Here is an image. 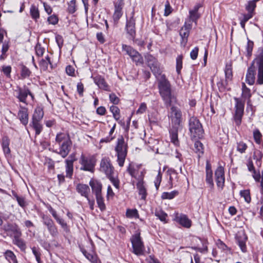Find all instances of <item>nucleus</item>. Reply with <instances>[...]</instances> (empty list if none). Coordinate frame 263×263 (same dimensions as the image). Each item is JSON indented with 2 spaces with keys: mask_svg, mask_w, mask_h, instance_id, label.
<instances>
[{
  "mask_svg": "<svg viewBox=\"0 0 263 263\" xmlns=\"http://www.w3.org/2000/svg\"><path fill=\"white\" fill-rule=\"evenodd\" d=\"M71 141L59 144V152H58V154L64 158L66 157L71 150Z\"/></svg>",
  "mask_w": 263,
  "mask_h": 263,
  "instance_id": "20",
  "label": "nucleus"
},
{
  "mask_svg": "<svg viewBox=\"0 0 263 263\" xmlns=\"http://www.w3.org/2000/svg\"><path fill=\"white\" fill-rule=\"evenodd\" d=\"M126 215L128 218L136 217L138 216V211L136 209H127Z\"/></svg>",
  "mask_w": 263,
  "mask_h": 263,
  "instance_id": "55",
  "label": "nucleus"
},
{
  "mask_svg": "<svg viewBox=\"0 0 263 263\" xmlns=\"http://www.w3.org/2000/svg\"><path fill=\"white\" fill-rule=\"evenodd\" d=\"M259 0H252L248 2L246 6V10L248 12L253 13L255 8L256 7V3Z\"/></svg>",
  "mask_w": 263,
  "mask_h": 263,
  "instance_id": "45",
  "label": "nucleus"
},
{
  "mask_svg": "<svg viewBox=\"0 0 263 263\" xmlns=\"http://www.w3.org/2000/svg\"><path fill=\"white\" fill-rule=\"evenodd\" d=\"M71 141L68 134L65 133H58L55 138V141L59 144Z\"/></svg>",
  "mask_w": 263,
  "mask_h": 263,
  "instance_id": "28",
  "label": "nucleus"
},
{
  "mask_svg": "<svg viewBox=\"0 0 263 263\" xmlns=\"http://www.w3.org/2000/svg\"><path fill=\"white\" fill-rule=\"evenodd\" d=\"M89 185L96 196L101 195L102 185L100 182L97 180H91L89 182Z\"/></svg>",
  "mask_w": 263,
  "mask_h": 263,
  "instance_id": "26",
  "label": "nucleus"
},
{
  "mask_svg": "<svg viewBox=\"0 0 263 263\" xmlns=\"http://www.w3.org/2000/svg\"><path fill=\"white\" fill-rule=\"evenodd\" d=\"M2 229L5 232H12L14 236L21 234L22 233L18 226L16 223L12 224L8 222L2 226Z\"/></svg>",
  "mask_w": 263,
  "mask_h": 263,
  "instance_id": "18",
  "label": "nucleus"
},
{
  "mask_svg": "<svg viewBox=\"0 0 263 263\" xmlns=\"http://www.w3.org/2000/svg\"><path fill=\"white\" fill-rule=\"evenodd\" d=\"M22 233L17 236H14L13 240V243L16 245L22 251L25 252L26 249V243L24 240L21 238Z\"/></svg>",
  "mask_w": 263,
  "mask_h": 263,
  "instance_id": "27",
  "label": "nucleus"
},
{
  "mask_svg": "<svg viewBox=\"0 0 263 263\" xmlns=\"http://www.w3.org/2000/svg\"><path fill=\"white\" fill-rule=\"evenodd\" d=\"M144 174L143 172H141L140 175L137 178L138 182L137 183V188L138 190L139 195L141 196V199L145 200L147 196V192L145 186L144 185Z\"/></svg>",
  "mask_w": 263,
  "mask_h": 263,
  "instance_id": "13",
  "label": "nucleus"
},
{
  "mask_svg": "<svg viewBox=\"0 0 263 263\" xmlns=\"http://www.w3.org/2000/svg\"><path fill=\"white\" fill-rule=\"evenodd\" d=\"M80 163L82 165L80 168L81 170L92 172L94 170L96 161L92 157H86L82 154L81 156Z\"/></svg>",
  "mask_w": 263,
  "mask_h": 263,
  "instance_id": "9",
  "label": "nucleus"
},
{
  "mask_svg": "<svg viewBox=\"0 0 263 263\" xmlns=\"http://www.w3.org/2000/svg\"><path fill=\"white\" fill-rule=\"evenodd\" d=\"M12 194L15 198L20 206L23 208H25L27 206V204L25 200V198L24 197L19 196L16 193L13 191H12Z\"/></svg>",
  "mask_w": 263,
  "mask_h": 263,
  "instance_id": "34",
  "label": "nucleus"
},
{
  "mask_svg": "<svg viewBox=\"0 0 263 263\" xmlns=\"http://www.w3.org/2000/svg\"><path fill=\"white\" fill-rule=\"evenodd\" d=\"M179 193L177 191H173L171 192H164L161 195L163 199H172L178 195Z\"/></svg>",
  "mask_w": 263,
  "mask_h": 263,
  "instance_id": "41",
  "label": "nucleus"
},
{
  "mask_svg": "<svg viewBox=\"0 0 263 263\" xmlns=\"http://www.w3.org/2000/svg\"><path fill=\"white\" fill-rule=\"evenodd\" d=\"M258 68L256 84H263V53H260L253 61L251 66L248 68L246 74V82L249 85H253L255 82L256 70L254 64Z\"/></svg>",
  "mask_w": 263,
  "mask_h": 263,
  "instance_id": "3",
  "label": "nucleus"
},
{
  "mask_svg": "<svg viewBox=\"0 0 263 263\" xmlns=\"http://www.w3.org/2000/svg\"><path fill=\"white\" fill-rule=\"evenodd\" d=\"M189 14L190 20L196 23L198 19L200 17V15L198 12H195L191 10L189 11Z\"/></svg>",
  "mask_w": 263,
  "mask_h": 263,
  "instance_id": "54",
  "label": "nucleus"
},
{
  "mask_svg": "<svg viewBox=\"0 0 263 263\" xmlns=\"http://www.w3.org/2000/svg\"><path fill=\"white\" fill-rule=\"evenodd\" d=\"M206 182L209 184V187L212 189L214 187V182L213 179V172H206Z\"/></svg>",
  "mask_w": 263,
  "mask_h": 263,
  "instance_id": "49",
  "label": "nucleus"
},
{
  "mask_svg": "<svg viewBox=\"0 0 263 263\" xmlns=\"http://www.w3.org/2000/svg\"><path fill=\"white\" fill-rule=\"evenodd\" d=\"M193 150L198 154V156L200 157V155L203 154V146L202 143L198 140L196 141L194 143Z\"/></svg>",
  "mask_w": 263,
  "mask_h": 263,
  "instance_id": "36",
  "label": "nucleus"
},
{
  "mask_svg": "<svg viewBox=\"0 0 263 263\" xmlns=\"http://www.w3.org/2000/svg\"><path fill=\"white\" fill-rule=\"evenodd\" d=\"M248 148V145L243 141H240L237 143V151L241 154L245 153Z\"/></svg>",
  "mask_w": 263,
  "mask_h": 263,
  "instance_id": "47",
  "label": "nucleus"
},
{
  "mask_svg": "<svg viewBox=\"0 0 263 263\" xmlns=\"http://www.w3.org/2000/svg\"><path fill=\"white\" fill-rule=\"evenodd\" d=\"M122 49L126 51V54H128L132 59L134 58L135 55L139 53V52L135 50L133 47L125 44L122 45Z\"/></svg>",
  "mask_w": 263,
  "mask_h": 263,
  "instance_id": "32",
  "label": "nucleus"
},
{
  "mask_svg": "<svg viewBox=\"0 0 263 263\" xmlns=\"http://www.w3.org/2000/svg\"><path fill=\"white\" fill-rule=\"evenodd\" d=\"M253 138L255 142L259 144L262 141V134L258 129H256L253 131Z\"/></svg>",
  "mask_w": 263,
  "mask_h": 263,
  "instance_id": "44",
  "label": "nucleus"
},
{
  "mask_svg": "<svg viewBox=\"0 0 263 263\" xmlns=\"http://www.w3.org/2000/svg\"><path fill=\"white\" fill-rule=\"evenodd\" d=\"M252 176L254 180L256 182H260V193L261 194H263V174L261 176L260 172L259 171L256 172V170L252 172Z\"/></svg>",
  "mask_w": 263,
  "mask_h": 263,
  "instance_id": "31",
  "label": "nucleus"
},
{
  "mask_svg": "<svg viewBox=\"0 0 263 263\" xmlns=\"http://www.w3.org/2000/svg\"><path fill=\"white\" fill-rule=\"evenodd\" d=\"M67 11L70 14H73L76 11V0H71L68 3Z\"/></svg>",
  "mask_w": 263,
  "mask_h": 263,
  "instance_id": "51",
  "label": "nucleus"
},
{
  "mask_svg": "<svg viewBox=\"0 0 263 263\" xmlns=\"http://www.w3.org/2000/svg\"><path fill=\"white\" fill-rule=\"evenodd\" d=\"M47 21L50 24L55 25L58 23L59 19L56 15L53 14L48 17Z\"/></svg>",
  "mask_w": 263,
  "mask_h": 263,
  "instance_id": "60",
  "label": "nucleus"
},
{
  "mask_svg": "<svg viewBox=\"0 0 263 263\" xmlns=\"http://www.w3.org/2000/svg\"><path fill=\"white\" fill-rule=\"evenodd\" d=\"M176 219L181 226L189 228L191 226V221L184 214L177 215Z\"/></svg>",
  "mask_w": 263,
  "mask_h": 263,
  "instance_id": "24",
  "label": "nucleus"
},
{
  "mask_svg": "<svg viewBox=\"0 0 263 263\" xmlns=\"http://www.w3.org/2000/svg\"><path fill=\"white\" fill-rule=\"evenodd\" d=\"M155 216L162 221H165L167 214L162 210H157L155 213Z\"/></svg>",
  "mask_w": 263,
  "mask_h": 263,
  "instance_id": "52",
  "label": "nucleus"
},
{
  "mask_svg": "<svg viewBox=\"0 0 263 263\" xmlns=\"http://www.w3.org/2000/svg\"><path fill=\"white\" fill-rule=\"evenodd\" d=\"M127 171L132 177H134L137 180L138 177H137L136 175V170L132 164L130 163L129 164L127 168Z\"/></svg>",
  "mask_w": 263,
  "mask_h": 263,
  "instance_id": "56",
  "label": "nucleus"
},
{
  "mask_svg": "<svg viewBox=\"0 0 263 263\" xmlns=\"http://www.w3.org/2000/svg\"><path fill=\"white\" fill-rule=\"evenodd\" d=\"M115 151L117 157V163L120 167H123L127 155L128 145L122 136L118 138Z\"/></svg>",
  "mask_w": 263,
  "mask_h": 263,
  "instance_id": "4",
  "label": "nucleus"
},
{
  "mask_svg": "<svg viewBox=\"0 0 263 263\" xmlns=\"http://www.w3.org/2000/svg\"><path fill=\"white\" fill-rule=\"evenodd\" d=\"M172 11V8L170 4V3L167 1L165 5L164 14L165 16H168Z\"/></svg>",
  "mask_w": 263,
  "mask_h": 263,
  "instance_id": "62",
  "label": "nucleus"
},
{
  "mask_svg": "<svg viewBox=\"0 0 263 263\" xmlns=\"http://www.w3.org/2000/svg\"><path fill=\"white\" fill-rule=\"evenodd\" d=\"M9 140L7 138H4L3 139L2 146L4 152L5 154H8L10 153V149L9 147Z\"/></svg>",
  "mask_w": 263,
  "mask_h": 263,
  "instance_id": "50",
  "label": "nucleus"
},
{
  "mask_svg": "<svg viewBox=\"0 0 263 263\" xmlns=\"http://www.w3.org/2000/svg\"><path fill=\"white\" fill-rule=\"evenodd\" d=\"M148 66L151 68L152 71L155 74L160 72L159 66L156 59L152 55H147L146 57Z\"/></svg>",
  "mask_w": 263,
  "mask_h": 263,
  "instance_id": "17",
  "label": "nucleus"
},
{
  "mask_svg": "<svg viewBox=\"0 0 263 263\" xmlns=\"http://www.w3.org/2000/svg\"><path fill=\"white\" fill-rule=\"evenodd\" d=\"M191 28V25H187L186 23H185L180 30L179 34L182 39L180 44L181 46L183 47H185L187 43Z\"/></svg>",
  "mask_w": 263,
  "mask_h": 263,
  "instance_id": "16",
  "label": "nucleus"
},
{
  "mask_svg": "<svg viewBox=\"0 0 263 263\" xmlns=\"http://www.w3.org/2000/svg\"><path fill=\"white\" fill-rule=\"evenodd\" d=\"M48 64H49L48 63V62L44 59H42L39 63L40 68L43 71H46L47 70Z\"/></svg>",
  "mask_w": 263,
  "mask_h": 263,
  "instance_id": "59",
  "label": "nucleus"
},
{
  "mask_svg": "<svg viewBox=\"0 0 263 263\" xmlns=\"http://www.w3.org/2000/svg\"><path fill=\"white\" fill-rule=\"evenodd\" d=\"M251 96V90L246 86L244 83H242V99L234 98V100L236 102L234 120L237 125H239L241 123V119L244 112L245 100H247V104L250 105L251 103L250 98Z\"/></svg>",
  "mask_w": 263,
  "mask_h": 263,
  "instance_id": "2",
  "label": "nucleus"
},
{
  "mask_svg": "<svg viewBox=\"0 0 263 263\" xmlns=\"http://www.w3.org/2000/svg\"><path fill=\"white\" fill-rule=\"evenodd\" d=\"M100 171L104 173L107 177L113 175L114 168L109 158H102L100 163Z\"/></svg>",
  "mask_w": 263,
  "mask_h": 263,
  "instance_id": "11",
  "label": "nucleus"
},
{
  "mask_svg": "<svg viewBox=\"0 0 263 263\" xmlns=\"http://www.w3.org/2000/svg\"><path fill=\"white\" fill-rule=\"evenodd\" d=\"M135 12L133 11L129 17H126L125 30L130 40L134 41L136 35V18L134 17Z\"/></svg>",
  "mask_w": 263,
  "mask_h": 263,
  "instance_id": "7",
  "label": "nucleus"
},
{
  "mask_svg": "<svg viewBox=\"0 0 263 263\" xmlns=\"http://www.w3.org/2000/svg\"><path fill=\"white\" fill-rule=\"evenodd\" d=\"M41 121L32 120L30 125L33 128L35 131V135H39L42 130L43 126L40 123Z\"/></svg>",
  "mask_w": 263,
  "mask_h": 263,
  "instance_id": "37",
  "label": "nucleus"
},
{
  "mask_svg": "<svg viewBox=\"0 0 263 263\" xmlns=\"http://www.w3.org/2000/svg\"><path fill=\"white\" fill-rule=\"evenodd\" d=\"M199 48L198 47H195L191 52L190 57L191 58L195 60L197 58L198 54Z\"/></svg>",
  "mask_w": 263,
  "mask_h": 263,
  "instance_id": "63",
  "label": "nucleus"
},
{
  "mask_svg": "<svg viewBox=\"0 0 263 263\" xmlns=\"http://www.w3.org/2000/svg\"><path fill=\"white\" fill-rule=\"evenodd\" d=\"M254 46V43L253 42L250 41V40H248L247 46L246 47L247 49V56L248 58H250L252 55V52L253 50Z\"/></svg>",
  "mask_w": 263,
  "mask_h": 263,
  "instance_id": "53",
  "label": "nucleus"
},
{
  "mask_svg": "<svg viewBox=\"0 0 263 263\" xmlns=\"http://www.w3.org/2000/svg\"><path fill=\"white\" fill-rule=\"evenodd\" d=\"M42 218L44 224L47 227L50 235L53 237L57 236L59 234L58 230L52 219L45 215H43Z\"/></svg>",
  "mask_w": 263,
  "mask_h": 263,
  "instance_id": "10",
  "label": "nucleus"
},
{
  "mask_svg": "<svg viewBox=\"0 0 263 263\" xmlns=\"http://www.w3.org/2000/svg\"><path fill=\"white\" fill-rule=\"evenodd\" d=\"M236 239L241 251L243 252H246L247 251L246 241L247 239V237L245 234L243 232L239 233L236 236Z\"/></svg>",
  "mask_w": 263,
  "mask_h": 263,
  "instance_id": "23",
  "label": "nucleus"
},
{
  "mask_svg": "<svg viewBox=\"0 0 263 263\" xmlns=\"http://www.w3.org/2000/svg\"><path fill=\"white\" fill-rule=\"evenodd\" d=\"M76 190L81 196L88 198L90 192V189L88 185L79 183L76 186Z\"/></svg>",
  "mask_w": 263,
  "mask_h": 263,
  "instance_id": "25",
  "label": "nucleus"
},
{
  "mask_svg": "<svg viewBox=\"0 0 263 263\" xmlns=\"http://www.w3.org/2000/svg\"><path fill=\"white\" fill-rule=\"evenodd\" d=\"M14 92L15 93V96L19 100V101L26 104H27V98L28 96H30L32 100L34 99V96L33 94L25 85L23 87L17 86L16 89L14 90Z\"/></svg>",
  "mask_w": 263,
  "mask_h": 263,
  "instance_id": "8",
  "label": "nucleus"
},
{
  "mask_svg": "<svg viewBox=\"0 0 263 263\" xmlns=\"http://www.w3.org/2000/svg\"><path fill=\"white\" fill-rule=\"evenodd\" d=\"M182 55H179L176 58V71L178 74L180 73L182 68Z\"/></svg>",
  "mask_w": 263,
  "mask_h": 263,
  "instance_id": "46",
  "label": "nucleus"
},
{
  "mask_svg": "<svg viewBox=\"0 0 263 263\" xmlns=\"http://www.w3.org/2000/svg\"><path fill=\"white\" fill-rule=\"evenodd\" d=\"M159 91L166 108L171 107L170 117L173 126L179 127L182 120V112L179 108L174 106L177 103V97L172 91L170 82L165 78L158 84Z\"/></svg>",
  "mask_w": 263,
  "mask_h": 263,
  "instance_id": "1",
  "label": "nucleus"
},
{
  "mask_svg": "<svg viewBox=\"0 0 263 263\" xmlns=\"http://www.w3.org/2000/svg\"><path fill=\"white\" fill-rule=\"evenodd\" d=\"M44 116V111L43 109L40 107H37L32 115V120L41 121Z\"/></svg>",
  "mask_w": 263,
  "mask_h": 263,
  "instance_id": "30",
  "label": "nucleus"
},
{
  "mask_svg": "<svg viewBox=\"0 0 263 263\" xmlns=\"http://www.w3.org/2000/svg\"><path fill=\"white\" fill-rule=\"evenodd\" d=\"M30 13L32 19L36 20L40 18V12L39 9L35 5H31L30 9Z\"/></svg>",
  "mask_w": 263,
  "mask_h": 263,
  "instance_id": "39",
  "label": "nucleus"
},
{
  "mask_svg": "<svg viewBox=\"0 0 263 263\" xmlns=\"http://www.w3.org/2000/svg\"><path fill=\"white\" fill-rule=\"evenodd\" d=\"M110 110L112 112L113 117L116 121L120 118V109L116 106L112 105L110 107Z\"/></svg>",
  "mask_w": 263,
  "mask_h": 263,
  "instance_id": "42",
  "label": "nucleus"
},
{
  "mask_svg": "<svg viewBox=\"0 0 263 263\" xmlns=\"http://www.w3.org/2000/svg\"><path fill=\"white\" fill-rule=\"evenodd\" d=\"M135 62L136 65L142 64L143 63V59L142 55L139 53L132 59Z\"/></svg>",
  "mask_w": 263,
  "mask_h": 263,
  "instance_id": "58",
  "label": "nucleus"
},
{
  "mask_svg": "<svg viewBox=\"0 0 263 263\" xmlns=\"http://www.w3.org/2000/svg\"><path fill=\"white\" fill-rule=\"evenodd\" d=\"M93 79L95 84L97 85L100 89L106 91L109 90V87L103 77L97 75L93 77Z\"/></svg>",
  "mask_w": 263,
  "mask_h": 263,
  "instance_id": "22",
  "label": "nucleus"
},
{
  "mask_svg": "<svg viewBox=\"0 0 263 263\" xmlns=\"http://www.w3.org/2000/svg\"><path fill=\"white\" fill-rule=\"evenodd\" d=\"M226 85L228 82L231 81L233 78L232 68L231 65H227L224 70Z\"/></svg>",
  "mask_w": 263,
  "mask_h": 263,
  "instance_id": "33",
  "label": "nucleus"
},
{
  "mask_svg": "<svg viewBox=\"0 0 263 263\" xmlns=\"http://www.w3.org/2000/svg\"><path fill=\"white\" fill-rule=\"evenodd\" d=\"M4 256L5 258L11 263L12 261L13 263H17V260L15 255L14 253L10 250H7L4 253Z\"/></svg>",
  "mask_w": 263,
  "mask_h": 263,
  "instance_id": "35",
  "label": "nucleus"
},
{
  "mask_svg": "<svg viewBox=\"0 0 263 263\" xmlns=\"http://www.w3.org/2000/svg\"><path fill=\"white\" fill-rule=\"evenodd\" d=\"M96 197L98 207L101 211H104L106 209V206L102 195L96 196Z\"/></svg>",
  "mask_w": 263,
  "mask_h": 263,
  "instance_id": "43",
  "label": "nucleus"
},
{
  "mask_svg": "<svg viewBox=\"0 0 263 263\" xmlns=\"http://www.w3.org/2000/svg\"><path fill=\"white\" fill-rule=\"evenodd\" d=\"M189 127L192 138L200 139L203 137L204 130L201 123L197 117L193 116L190 118Z\"/></svg>",
  "mask_w": 263,
  "mask_h": 263,
  "instance_id": "5",
  "label": "nucleus"
},
{
  "mask_svg": "<svg viewBox=\"0 0 263 263\" xmlns=\"http://www.w3.org/2000/svg\"><path fill=\"white\" fill-rule=\"evenodd\" d=\"M130 241L133 250V252L137 256L143 255L145 251V247L140 237V233H136L133 235L130 238Z\"/></svg>",
  "mask_w": 263,
  "mask_h": 263,
  "instance_id": "6",
  "label": "nucleus"
},
{
  "mask_svg": "<svg viewBox=\"0 0 263 263\" xmlns=\"http://www.w3.org/2000/svg\"><path fill=\"white\" fill-rule=\"evenodd\" d=\"M179 127L172 126L170 130L171 142L175 145H178L179 142L178 138V131Z\"/></svg>",
  "mask_w": 263,
  "mask_h": 263,
  "instance_id": "29",
  "label": "nucleus"
},
{
  "mask_svg": "<svg viewBox=\"0 0 263 263\" xmlns=\"http://www.w3.org/2000/svg\"><path fill=\"white\" fill-rule=\"evenodd\" d=\"M116 124H114L112 128L110 129L109 133V136L106 137V138H102L100 140V143H108L111 141L112 140L115 139V136H112V134L115 132V128H116Z\"/></svg>",
  "mask_w": 263,
  "mask_h": 263,
  "instance_id": "38",
  "label": "nucleus"
},
{
  "mask_svg": "<svg viewBox=\"0 0 263 263\" xmlns=\"http://www.w3.org/2000/svg\"><path fill=\"white\" fill-rule=\"evenodd\" d=\"M215 176L217 186L222 189L225 181L223 167L221 166H219L215 172Z\"/></svg>",
  "mask_w": 263,
  "mask_h": 263,
  "instance_id": "14",
  "label": "nucleus"
},
{
  "mask_svg": "<svg viewBox=\"0 0 263 263\" xmlns=\"http://www.w3.org/2000/svg\"><path fill=\"white\" fill-rule=\"evenodd\" d=\"M48 210L50 213L52 214V216L56 220L57 222L61 225V227L64 229V230L66 232H68L69 231V229L67 223L64 221V220L62 218H61L58 215L57 212L51 206L48 208Z\"/></svg>",
  "mask_w": 263,
  "mask_h": 263,
  "instance_id": "19",
  "label": "nucleus"
},
{
  "mask_svg": "<svg viewBox=\"0 0 263 263\" xmlns=\"http://www.w3.org/2000/svg\"><path fill=\"white\" fill-rule=\"evenodd\" d=\"M240 195L241 197L244 198L246 202L247 203H250L251 202V198L250 196V190H245L241 191L240 192Z\"/></svg>",
  "mask_w": 263,
  "mask_h": 263,
  "instance_id": "48",
  "label": "nucleus"
},
{
  "mask_svg": "<svg viewBox=\"0 0 263 263\" xmlns=\"http://www.w3.org/2000/svg\"><path fill=\"white\" fill-rule=\"evenodd\" d=\"M109 100L114 104H118L120 100L119 98L115 93L109 95Z\"/></svg>",
  "mask_w": 263,
  "mask_h": 263,
  "instance_id": "64",
  "label": "nucleus"
},
{
  "mask_svg": "<svg viewBox=\"0 0 263 263\" xmlns=\"http://www.w3.org/2000/svg\"><path fill=\"white\" fill-rule=\"evenodd\" d=\"M107 177L117 189H119V180L117 178L114 177L112 175Z\"/></svg>",
  "mask_w": 263,
  "mask_h": 263,
  "instance_id": "61",
  "label": "nucleus"
},
{
  "mask_svg": "<svg viewBox=\"0 0 263 263\" xmlns=\"http://www.w3.org/2000/svg\"><path fill=\"white\" fill-rule=\"evenodd\" d=\"M35 52L37 56L41 57L43 55L45 48L42 47L40 44H37L35 47Z\"/></svg>",
  "mask_w": 263,
  "mask_h": 263,
  "instance_id": "57",
  "label": "nucleus"
},
{
  "mask_svg": "<svg viewBox=\"0 0 263 263\" xmlns=\"http://www.w3.org/2000/svg\"><path fill=\"white\" fill-rule=\"evenodd\" d=\"M20 68L21 76L23 79H25L26 78L29 77L30 76L31 71L28 67H27L26 66L24 65H21L20 66Z\"/></svg>",
  "mask_w": 263,
  "mask_h": 263,
  "instance_id": "40",
  "label": "nucleus"
},
{
  "mask_svg": "<svg viewBox=\"0 0 263 263\" xmlns=\"http://www.w3.org/2000/svg\"><path fill=\"white\" fill-rule=\"evenodd\" d=\"M124 3L122 0H118L115 4V11L112 15V19L115 24L118 23L119 20L123 14L122 9Z\"/></svg>",
  "mask_w": 263,
  "mask_h": 263,
  "instance_id": "15",
  "label": "nucleus"
},
{
  "mask_svg": "<svg viewBox=\"0 0 263 263\" xmlns=\"http://www.w3.org/2000/svg\"><path fill=\"white\" fill-rule=\"evenodd\" d=\"M77 160L76 158V154L74 153L71 154L65 160L66 163V177L69 178H71L73 172V162Z\"/></svg>",
  "mask_w": 263,
  "mask_h": 263,
  "instance_id": "12",
  "label": "nucleus"
},
{
  "mask_svg": "<svg viewBox=\"0 0 263 263\" xmlns=\"http://www.w3.org/2000/svg\"><path fill=\"white\" fill-rule=\"evenodd\" d=\"M17 117L21 122L23 125H26L28 123V113L27 108L20 106Z\"/></svg>",
  "mask_w": 263,
  "mask_h": 263,
  "instance_id": "21",
  "label": "nucleus"
}]
</instances>
